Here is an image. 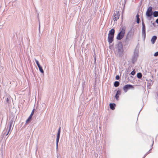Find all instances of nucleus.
I'll use <instances>...</instances> for the list:
<instances>
[{"instance_id":"nucleus-1","label":"nucleus","mask_w":158,"mask_h":158,"mask_svg":"<svg viewBox=\"0 0 158 158\" xmlns=\"http://www.w3.org/2000/svg\"><path fill=\"white\" fill-rule=\"evenodd\" d=\"M120 32L118 33L116 37L118 40H121L124 37L125 33L126 27L125 26L121 28L119 30Z\"/></svg>"},{"instance_id":"nucleus-2","label":"nucleus","mask_w":158,"mask_h":158,"mask_svg":"<svg viewBox=\"0 0 158 158\" xmlns=\"http://www.w3.org/2000/svg\"><path fill=\"white\" fill-rule=\"evenodd\" d=\"M116 51L118 52V55L120 56L123 52V45L121 43H119L116 46Z\"/></svg>"},{"instance_id":"nucleus-3","label":"nucleus","mask_w":158,"mask_h":158,"mask_svg":"<svg viewBox=\"0 0 158 158\" xmlns=\"http://www.w3.org/2000/svg\"><path fill=\"white\" fill-rule=\"evenodd\" d=\"M133 86L131 85L127 84L124 85L123 88V90L125 92H127L128 89H133Z\"/></svg>"},{"instance_id":"nucleus-4","label":"nucleus","mask_w":158,"mask_h":158,"mask_svg":"<svg viewBox=\"0 0 158 158\" xmlns=\"http://www.w3.org/2000/svg\"><path fill=\"white\" fill-rule=\"evenodd\" d=\"M152 15V7H149L147 10L146 15L148 17H151Z\"/></svg>"},{"instance_id":"nucleus-5","label":"nucleus","mask_w":158,"mask_h":158,"mask_svg":"<svg viewBox=\"0 0 158 158\" xmlns=\"http://www.w3.org/2000/svg\"><path fill=\"white\" fill-rule=\"evenodd\" d=\"M138 56V53L136 52H134V54L132 59V62L134 64L136 62Z\"/></svg>"},{"instance_id":"nucleus-6","label":"nucleus","mask_w":158,"mask_h":158,"mask_svg":"<svg viewBox=\"0 0 158 158\" xmlns=\"http://www.w3.org/2000/svg\"><path fill=\"white\" fill-rule=\"evenodd\" d=\"M120 14L118 11H116L114 13L113 16V20L114 21H117V20L119 18Z\"/></svg>"},{"instance_id":"nucleus-7","label":"nucleus","mask_w":158,"mask_h":158,"mask_svg":"<svg viewBox=\"0 0 158 158\" xmlns=\"http://www.w3.org/2000/svg\"><path fill=\"white\" fill-rule=\"evenodd\" d=\"M142 35L145 38L146 36V28L145 25L143 22H142Z\"/></svg>"},{"instance_id":"nucleus-8","label":"nucleus","mask_w":158,"mask_h":158,"mask_svg":"<svg viewBox=\"0 0 158 158\" xmlns=\"http://www.w3.org/2000/svg\"><path fill=\"white\" fill-rule=\"evenodd\" d=\"M114 36L108 35V41L109 44H111L113 41Z\"/></svg>"},{"instance_id":"nucleus-9","label":"nucleus","mask_w":158,"mask_h":158,"mask_svg":"<svg viewBox=\"0 0 158 158\" xmlns=\"http://www.w3.org/2000/svg\"><path fill=\"white\" fill-rule=\"evenodd\" d=\"M114 29H112L109 31L108 35L114 36Z\"/></svg>"},{"instance_id":"nucleus-10","label":"nucleus","mask_w":158,"mask_h":158,"mask_svg":"<svg viewBox=\"0 0 158 158\" xmlns=\"http://www.w3.org/2000/svg\"><path fill=\"white\" fill-rule=\"evenodd\" d=\"M12 123L13 122H11L10 123V124L9 126V127H7V129L6 130L8 131V132L6 134V135H8V134L10 130V129H11V126L12 125Z\"/></svg>"},{"instance_id":"nucleus-11","label":"nucleus","mask_w":158,"mask_h":158,"mask_svg":"<svg viewBox=\"0 0 158 158\" xmlns=\"http://www.w3.org/2000/svg\"><path fill=\"white\" fill-rule=\"evenodd\" d=\"M157 37L156 36H155V35H154V36H153L151 40V41L152 43V44H154L156 40L157 39Z\"/></svg>"},{"instance_id":"nucleus-12","label":"nucleus","mask_w":158,"mask_h":158,"mask_svg":"<svg viewBox=\"0 0 158 158\" xmlns=\"http://www.w3.org/2000/svg\"><path fill=\"white\" fill-rule=\"evenodd\" d=\"M115 106V104L114 103H110V108L112 110L114 109Z\"/></svg>"},{"instance_id":"nucleus-13","label":"nucleus","mask_w":158,"mask_h":158,"mask_svg":"<svg viewBox=\"0 0 158 158\" xmlns=\"http://www.w3.org/2000/svg\"><path fill=\"white\" fill-rule=\"evenodd\" d=\"M18 3L16 0L12 2V6H13L16 7L17 6Z\"/></svg>"},{"instance_id":"nucleus-14","label":"nucleus","mask_w":158,"mask_h":158,"mask_svg":"<svg viewBox=\"0 0 158 158\" xmlns=\"http://www.w3.org/2000/svg\"><path fill=\"white\" fill-rule=\"evenodd\" d=\"M59 139H60V137L57 136L56 139V148L57 149H58V143Z\"/></svg>"},{"instance_id":"nucleus-15","label":"nucleus","mask_w":158,"mask_h":158,"mask_svg":"<svg viewBox=\"0 0 158 158\" xmlns=\"http://www.w3.org/2000/svg\"><path fill=\"white\" fill-rule=\"evenodd\" d=\"M152 14H153V16L154 17H157L158 16V11H155L152 13Z\"/></svg>"},{"instance_id":"nucleus-16","label":"nucleus","mask_w":158,"mask_h":158,"mask_svg":"<svg viewBox=\"0 0 158 158\" xmlns=\"http://www.w3.org/2000/svg\"><path fill=\"white\" fill-rule=\"evenodd\" d=\"M119 83L118 81H115L114 84V85L115 87H118L119 85Z\"/></svg>"},{"instance_id":"nucleus-17","label":"nucleus","mask_w":158,"mask_h":158,"mask_svg":"<svg viewBox=\"0 0 158 158\" xmlns=\"http://www.w3.org/2000/svg\"><path fill=\"white\" fill-rule=\"evenodd\" d=\"M137 77L139 79H140L142 77V74L141 73H139L137 74Z\"/></svg>"},{"instance_id":"nucleus-18","label":"nucleus","mask_w":158,"mask_h":158,"mask_svg":"<svg viewBox=\"0 0 158 158\" xmlns=\"http://www.w3.org/2000/svg\"><path fill=\"white\" fill-rule=\"evenodd\" d=\"M60 130H61V128H60V127L58 129L57 136L60 137Z\"/></svg>"},{"instance_id":"nucleus-19","label":"nucleus","mask_w":158,"mask_h":158,"mask_svg":"<svg viewBox=\"0 0 158 158\" xmlns=\"http://www.w3.org/2000/svg\"><path fill=\"white\" fill-rule=\"evenodd\" d=\"M39 69L41 73H44V70H43V69H42V66H41L40 67H39Z\"/></svg>"},{"instance_id":"nucleus-20","label":"nucleus","mask_w":158,"mask_h":158,"mask_svg":"<svg viewBox=\"0 0 158 158\" xmlns=\"http://www.w3.org/2000/svg\"><path fill=\"white\" fill-rule=\"evenodd\" d=\"M31 118H30L29 117L28 118V119L26 120V123H28L30 122L31 119Z\"/></svg>"},{"instance_id":"nucleus-21","label":"nucleus","mask_w":158,"mask_h":158,"mask_svg":"<svg viewBox=\"0 0 158 158\" xmlns=\"http://www.w3.org/2000/svg\"><path fill=\"white\" fill-rule=\"evenodd\" d=\"M121 94V92L120 90H118L116 94L118 95H120Z\"/></svg>"},{"instance_id":"nucleus-22","label":"nucleus","mask_w":158,"mask_h":158,"mask_svg":"<svg viewBox=\"0 0 158 158\" xmlns=\"http://www.w3.org/2000/svg\"><path fill=\"white\" fill-rule=\"evenodd\" d=\"M154 56H158V52H156L154 54Z\"/></svg>"},{"instance_id":"nucleus-23","label":"nucleus","mask_w":158,"mask_h":158,"mask_svg":"<svg viewBox=\"0 0 158 158\" xmlns=\"http://www.w3.org/2000/svg\"><path fill=\"white\" fill-rule=\"evenodd\" d=\"M135 74V72L134 71H132L131 73V74L133 75H134Z\"/></svg>"},{"instance_id":"nucleus-24","label":"nucleus","mask_w":158,"mask_h":158,"mask_svg":"<svg viewBox=\"0 0 158 158\" xmlns=\"http://www.w3.org/2000/svg\"><path fill=\"white\" fill-rule=\"evenodd\" d=\"M115 78H116V80H119L120 78V77H119V76H118V75H117L116 76V77H115Z\"/></svg>"},{"instance_id":"nucleus-25","label":"nucleus","mask_w":158,"mask_h":158,"mask_svg":"<svg viewBox=\"0 0 158 158\" xmlns=\"http://www.w3.org/2000/svg\"><path fill=\"white\" fill-rule=\"evenodd\" d=\"M151 150V149H150L146 154H145V155L143 158H144L149 153Z\"/></svg>"},{"instance_id":"nucleus-26","label":"nucleus","mask_w":158,"mask_h":158,"mask_svg":"<svg viewBox=\"0 0 158 158\" xmlns=\"http://www.w3.org/2000/svg\"><path fill=\"white\" fill-rule=\"evenodd\" d=\"M35 60L37 64H39L38 61V60H37L36 59H35Z\"/></svg>"},{"instance_id":"nucleus-27","label":"nucleus","mask_w":158,"mask_h":158,"mask_svg":"<svg viewBox=\"0 0 158 158\" xmlns=\"http://www.w3.org/2000/svg\"><path fill=\"white\" fill-rule=\"evenodd\" d=\"M115 98L116 99L118 100V98H119V95L117 94H116L115 96Z\"/></svg>"},{"instance_id":"nucleus-28","label":"nucleus","mask_w":158,"mask_h":158,"mask_svg":"<svg viewBox=\"0 0 158 158\" xmlns=\"http://www.w3.org/2000/svg\"><path fill=\"white\" fill-rule=\"evenodd\" d=\"M34 109L31 112V115H33V114H34Z\"/></svg>"},{"instance_id":"nucleus-29","label":"nucleus","mask_w":158,"mask_h":158,"mask_svg":"<svg viewBox=\"0 0 158 158\" xmlns=\"http://www.w3.org/2000/svg\"><path fill=\"white\" fill-rule=\"evenodd\" d=\"M140 19H137V23H139V21H140Z\"/></svg>"},{"instance_id":"nucleus-30","label":"nucleus","mask_w":158,"mask_h":158,"mask_svg":"<svg viewBox=\"0 0 158 158\" xmlns=\"http://www.w3.org/2000/svg\"><path fill=\"white\" fill-rule=\"evenodd\" d=\"M10 101L9 100V99L7 98L6 99V102L8 103H10Z\"/></svg>"},{"instance_id":"nucleus-31","label":"nucleus","mask_w":158,"mask_h":158,"mask_svg":"<svg viewBox=\"0 0 158 158\" xmlns=\"http://www.w3.org/2000/svg\"><path fill=\"white\" fill-rule=\"evenodd\" d=\"M136 17L137 19H139V15L138 14L136 15Z\"/></svg>"},{"instance_id":"nucleus-32","label":"nucleus","mask_w":158,"mask_h":158,"mask_svg":"<svg viewBox=\"0 0 158 158\" xmlns=\"http://www.w3.org/2000/svg\"><path fill=\"white\" fill-rule=\"evenodd\" d=\"M37 66L38 67V68H39V67H40L41 66L40 65V64H37Z\"/></svg>"},{"instance_id":"nucleus-33","label":"nucleus","mask_w":158,"mask_h":158,"mask_svg":"<svg viewBox=\"0 0 158 158\" xmlns=\"http://www.w3.org/2000/svg\"><path fill=\"white\" fill-rule=\"evenodd\" d=\"M156 22L157 23H158V19H157L156 20Z\"/></svg>"},{"instance_id":"nucleus-34","label":"nucleus","mask_w":158,"mask_h":158,"mask_svg":"<svg viewBox=\"0 0 158 158\" xmlns=\"http://www.w3.org/2000/svg\"><path fill=\"white\" fill-rule=\"evenodd\" d=\"M32 116H33V115H31V114H30V115L29 116V117L30 118H32Z\"/></svg>"},{"instance_id":"nucleus-35","label":"nucleus","mask_w":158,"mask_h":158,"mask_svg":"<svg viewBox=\"0 0 158 158\" xmlns=\"http://www.w3.org/2000/svg\"><path fill=\"white\" fill-rule=\"evenodd\" d=\"M155 24H156L155 23H152V24H153L154 26H155Z\"/></svg>"},{"instance_id":"nucleus-36","label":"nucleus","mask_w":158,"mask_h":158,"mask_svg":"<svg viewBox=\"0 0 158 158\" xmlns=\"http://www.w3.org/2000/svg\"><path fill=\"white\" fill-rule=\"evenodd\" d=\"M154 143V141H153V139H152V145H153Z\"/></svg>"},{"instance_id":"nucleus-37","label":"nucleus","mask_w":158,"mask_h":158,"mask_svg":"<svg viewBox=\"0 0 158 158\" xmlns=\"http://www.w3.org/2000/svg\"><path fill=\"white\" fill-rule=\"evenodd\" d=\"M40 24H39V30H40Z\"/></svg>"},{"instance_id":"nucleus-38","label":"nucleus","mask_w":158,"mask_h":158,"mask_svg":"<svg viewBox=\"0 0 158 158\" xmlns=\"http://www.w3.org/2000/svg\"><path fill=\"white\" fill-rule=\"evenodd\" d=\"M130 32H129L128 33V35L130 33Z\"/></svg>"},{"instance_id":"nucleus-39","label":"nucleus","mask_w":158,"mask_h":158,"mask_svg":"<svg viewBox=\"0 0 158 158\" xmlns=\"http://www.w3.org/2000/svg\"><path fill=\"white\" fill-rule=\"evenodd\" d=\"M127 37L126 38V40H127Z\"/></svg>"}]
</instances>
